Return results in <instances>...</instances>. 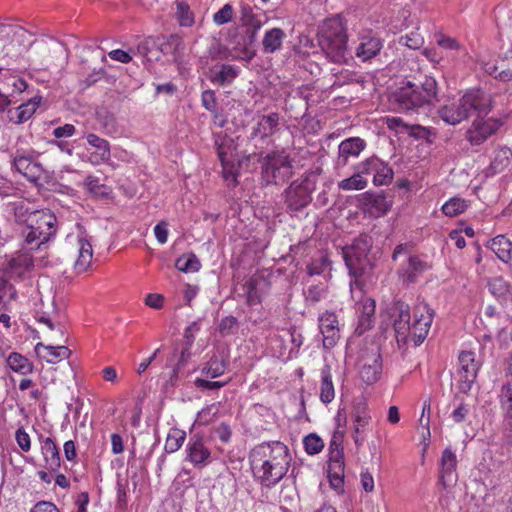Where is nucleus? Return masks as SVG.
<instances>
[{
    "label": "nucleus",
    "mask_w": 512,
    "mask_h": 512,
    "mask_svg": "<svg viewBox=\"0 0 512 512\" xmlns=\"http://www.w3.org/2000/svg\"><path fill=\"white\" fill-rule=\"evenodd\" d=\"M153 48H157V39L148 38L137 45V52L147 61H152L149 54L152 52Z\"/></svg>",
    "instance_id": "bf43d9fd"
},
{
    "label": "nucleus",
    "mask_w": 512,
    "mask_h": 512,
    "mask_svg": "<svg viewBox=\"0 0 512 512\" xmlns=\"http://www.w3.org/2000/svg\"><path fill=\"white\" fill-rule=\"evenodd\" d=\"M319 328L323 335V346L332 348L340 338L339 323L333 312L326 311L319 316Z\"/></svg>",
    "instance_id": "2eb2a0df"
},
{
    "label": "nucleus",
    "mask_w": 512,
    "mask_h": 512,
    "mask_svg": "<svg viewBox=\"0 0 512 512\" xmlns=\"http://www.w3.org/2000/svg\"><path fill=\"white\" fill-rule=\"evenodd\" d=\"M15 169L27 177L29 180H36L39 172L42 170L39 163H34L29 157L16 154L13 161Z\"/></svg>",
    "instance_id": "bb28decb"
},
{
    "label": "nucleus",
    "mask_w": 512,
    "mask_h": 512,
    "mask_svg": "<svg viewBox=\"0 0 512 512\" xmlns=\"http://www.w3.org/2000/svg\"><path fill=\"white\" fill-rule=\"evenodd\" d=\"M176 19L182 27H191L194 24V14L184 1H176Z\"/></svg>",
    "instance_id": "79ce46f5"
},
{
    "label": "nucleus",
    "mask_w": 512,
    "mask_h": 512,
    "mask_svg": "<svg viewBox=\"0 0 512 512\" xmlns=\"http://www.w3.org/2000/svg\"><path fill=\"white\" fill-rule=\"evenodd\" d=\"M372 245V237L362 233L350 245L342 249L345 264L350 276L355 279V283L372 269V263L368 257Z\"/></svg>",
    "instance_id": "39448f33"
},
{
    "label": "nucleus",
    "mask_w": 512,
    "mask_h": 512,
    "mask_svg": "<svg viewBox=\"0 0 512 512\" xmlns=\"http://www.w3.org/2000/svg\"><path fill=\"white\" fill-rule=\"evenodd\" d=\"M30 512H60L59 508L52 502L39 501L37 502Z\"/></svg>",
    "instance_id": "774afa93"
},
{
    "label": "nucleus",
    "mask_w": 512,
    "mask_h": 512,
    "mask_svg": "<svg viewBox=\"0 0 512 512\" xmlns=\"http://www.w3.org/2000/svg\"><path fill=\"white\" fill-rule=\"evenodd\" d=\"M512 156V151L507 147L500 148L491 162L490 167L494 171H500L502 170L506 165H508L509 160Z\"/></svg>",
    "instance_id": "8fccbe9b"
},
{
    "label": "nucleus",
    "mask_w": 512,
    "mask_h": 512,
    "mask_svg": "<svg viewBox=\"0 0 512 512\" xmlns=\"http://www.w3.org/2000/svg\"><path fill=\"white\" fill-rule=\"evenodd\" d=\"M359 45L356 48V56L363 61L376 57L383 48V40L372 31H365L359 35Z\"/></svg>",
    "instance_id": "dca6fc26"
},
{
    "label": "nucleus",
    "mask_w": 512,
    "mask_h": 512,
    "mask_svg": "<svg viewBox=\"0 0 512 512\" xmlns=\"http://www.w3.org/2000/svg\"><path fill=\"white\" fill-rule=\"evenodd\" d=\"M423 310L426 311V314L421 313L420 316L415 314V320L411 324L409 338H411L416 345L422 343L427 337L433 320V312L427 306H424Z\"/></svg>",
    "instance_id": "6ab92c4d"
},
{
    "label": "nucleus",
    "mask_w": 512,
    "mask_h": 512,
    "mask_svg": "<svg viewBox=\"0 0 512 512\" xmlns=\"http://www.w3.org/2000/svg\"><path fill=\"white\" fill-rule=\"evenodd\" d=\"M366 205L369 206L370 212L376 216L386 214L392 207V199L385 194H366Z\"/></svg>",
    "instance_id": "c85d7f7f"
},
{
    "label": "nucleus",
    "mask_w": 512,
    "mask_h": 512,
    "mask_svg": "<svg viewBox=\"0 0 512 512\" xmlns=\"http://www.w3.org/2000/svg\"><path fill=\"white\" fill-rule=\"evenodd\" d=\"M192 330H200V325L197 321L192 322L184 332V346L181 349L180 358L178 363L173 369V374L176 375L178 371L187 363L191 357V347L194 342V336L190 334Z\"/></svg>",
    "instance_id": "393cba45"
},
{
    "label": "nucleus",
    "mask_w": 512,
    "mask_h": 512,
    "mask_svg": "<svg viewBox=\"0 0 512 512\" xmlns=\"http://www.w3.org/2000/svg\"><path fill=\"white\" fill-rule=\"evenodd\" d=\"M460 393L457 392L454 395V401H458V406L452 411L450 417L455 423H461L465 421L467 415L469 414L470 407L467 403L464 402V399L460 397Z\"/></svg>",
    "instance_id": "49530a36"
},
{
    "label": "nucleus",
    "mask_w": 512,
    "mask_h": 512,
    "mask_svg": "<svg viewBox=\"0 0 512 512\" xmlns=\"http://www.w3.org/2000/svg\"><path fill=\"white\" fill-rule=\"evenodd\" d=\"M319 46L326 56L335 63L345 59L347 53V25L344 18L337 14L325 19L318 27Z\"/></svg>",
    "instance_id": "7ed1b4c3"
},
{
    "label": "nucleus",
    "mask_w": 512,
    "mask_h": 512,
    "mask_svg": "<svg viewBox=\"0 0 512 512\" xmlns=\"http://www.w3.org/2000/svg\"><path fill=\"white\" fill-rule=\"evenodd\" d=\"M28 223L42 235L43 240H50L56 233V216L50 210L35 211L28 217Z\"/></svg>",
    "instance_id": "ddd939ff"
},
{
    "label": "nucleus",
    "mask_w": 512,
    "mask_h": 512,
    "mask_svg": "<svg viewBox=\"0 0 512 512\" xmlns=\"http://www.w3.org/2000/svg\"><path fill=\"white\" fill-rule=\"evenodd\" d=\"M379 160L380 158L377 156H371L355 165L354 169H357L363 176L370 174L374 176L379 165Z\"/></svg>",
    "instance_id": "603ef678"
},
{
    "label": "nucleus",
    "mask_w": 512,
    "mask_h": 512,
    "mask_svg": "<svg viewBox=\"0 0 512 512\" xmlns=\"http://www.w3.org/2000/svg\"><path fill=\"white\" fill-rule=\"evenodd\" d=\"M87 142L97 150V156L100 161L107 162L111 158L110 144L106 139L100 138L96 134L86 135Z\"/></svg>",
    "instance_id": "f704fd0d"
},
{
    "label": "nucleus",
    "mask_w": 512,
    "mask_h": 512,
    "mask_svg": "<svg viewBox=\"0 0 512 512\" xmlns=\"http://www.w3.org/2000/svg\"><path fill=\"white\" fill-rule=\"evenodd\" d=\"M7 364L11 370L21 375H27L33 372V364L20 353L12 352L7 358Z\"/></svg>",
    "instance_id": "473e14b6"
},
{
    "label": "nucleus",
    "mask_w": 512,
    "mask_h": 512,
    "mask_svg": "<svg viewBox=\"0 0 512 512\" xmlns=\"http://www.w3.org/2000/svg\"><path fill=\"white\" fill-rule=\"evenodd\" d=\"M15 438H16L17 444L23 451L27 452L30 450V447H31L30 437L24 431V429L22 427L17 429V431L15 433Z\"/></svg>",
    "instance_id": "338daca9"
},
{
    "label": "nucleus",
    "mask_w": 512,
    "mask_h": 512,
    "mask_svg": "<svg viewBox=\"0 0 512 512\" xmlns=\"http://www.w3.org/2000/svg\"><path fill=\"white\" fill-rule=\"evenodd\" d=\"M185 48L184 42L177 34L157 38V49L163 54H172L174 62L178 63L180 54Z\"/></svg>",
    "instance_id": "4be33fe9"
},
{
    "label": "nucleus",
    "mask_w": 512,
    "mask_h": 512,
    "mask_svg": "<svg viewBox=\"0 0 512 512\" xmlns=\"http://www.w3.org/2000/svg\"><path fill=\"white\" fill-rule=\"evenodd\" d=\"M215 146L221 165L226 168L228 162L234 161L233 140L225 137L221 142L216 141Z\"/></svg>",
    "instance_id": "c9c22d12"
},
{
    "label": "nucleus",
    "mask_w": 512,
    "mask_h": 512,
    "mask_svg": "<svg viewBox=\"0 0 512 512\" xmlns=\"http://www.w3.org/2000/svg\"><path fill=\"white\" fill-rule=\"evenodd\" d=\"M394 310L395 313H397V318L393 323L397 342L406 343L411 332L410 308L404 302H397L394 306Z\"/></svg>",
    "instance_id": "a211bd4d"
},
{
    "label": "nucleus",
    "mask_w": 512,
    "mask_h": 512,
    "mask_svg": "<svg viewBox=\"0 0 512 512\" xmlns=\"http://www.w3.org/2000/svg\"><path fill=\"white\" fill-rule=\"evenodd\" d=\"M201 103L202 106L209 112L214 114V117L217 118V98L214 90L207 89L204 90L201 94Z\"/></svg>",
    "instance_id": "5fc2aeb1"
},
{
    "label": "nucleus",
    "mask_w": 512,
    "mask_h": 512,
    "mask_svg": "<svg viewBox=\"0 0 512 512\" xmlns=\"http://www.w3.org/2000/svg\"><path fill=\"white\" fill-rule=\"evenodd\" d=\"M320 394L319 398L322 403L329 404L335 398V388L332 381L331 367L325 364L321 369Z\"/></svg>",
    "instance_id": "b1692460"
},
{
    "label": "nucleus",
    "mask_w": 512,
    "mask_h": 512,
    "mask_svg": "<svg viewBox=\"0 0 512 512\" xmlns=\"http://www.w3.org/2000/svg\"><path fill=\"white\" fill-rule=\"evenodd\" d=\"M249 460L255 480L271 488L287 474L291 456L284 443L271 441L256 445L249 453Z\"/></svg>",
    "instance_id": "f257e3e1"
},
{
    "label": "nucleus",
    "mask_w": 512,
    "mask_h": 512,
    "mask_svg": "<svg viewBox=\"0 0 512 512\" xmlns=\"http://www.w3.org/2000/svg\"><path fill=\"white\" fill-rule=\"evenodd\" d=\"M175 267L181 272L192 273L200 269L201 263L195 254L190 253L179 257L175 262Z\"/></svg>",
    "instance_id": "a19ab883"
},
{
    "label": "nucleus",
    "mask_w": 512,
    "mask_h": 512,
    "mask_svg": "<svg viewBox=\"0 0 512 512\" xmlns=\"http://www.w3.org/2000/svg\"><path fill=\"white\" fill-rule=\"evenodd\" d=\"M226 364L223 359L214 356L201 369V373L209 378H217L224 374Z\"/></svg>",
    "instance_id": "58836bf2"
},
{
    "label": "nucleus",
    "mask_w": 512,
    "mask_h": 512,
    "mask_svg": "<svg viewBox=\"0 0 512 512\" xmlns=\"http://www.w3.org/2000/svg\"><path fill=\"white\" fill-rule=\"evenodd\" d=\"M239 75V69L230 64H218L209 69V80L217 86L230 85Z\"/></svg>",
    "instance_id": "aec40b11"
},
{
    "label": "nucleus",
    "mask_w": 512,
    "mask_h": 512,
    "mask_svg": "<svg viewBox=\"0 0 512 512\" xmlns=\"http://www.w3.org/2000/svg\"><path fill=\"white\" fill-rule=\"evenodd\" d=\"M78 256L76 261L74 262V269L76 273L85 272L89 266L91 265L92 257H93V249L90 242L87 240L80 238L78 239Z\"/></svg>",
    "instance_id": "a878e982"
},
{
    "label": "nucleus",
    "mask_w": 512,
    "mask_h": 512,
    "mask_svg": "<svg viewBox=\"0 0 512 512\" xmlns=\"http://www.w3.org/2000/svg\"><path fill=\"white\" fill-rule=\"evenodd\" d=\"M328 468L336 471H344V452L343 450H329Z\"/></svg>",
    "instance_id": "13d9d810"
},
{
    "label": "nucleus",
    "mask_w": 512,
    "mask_h": 512,
    "mask_svg": "<svg viewBox=\"0 0 512 512\" xmlns=\"http://www.w3.org/2000/svg\"><path fill=\"white\" fill-rule=\"evenodd\" d=\"M41 451L44 457V468L49 472H57L61 466L60 452L52 438L43 440Z\"/></svg>",
    "instance_id": "412c9836"
},
{
    "label": "nucleus",
    "mask_w": 512,
    "mask_h": 512,
    "mask_svg": "<svg viewBox=\"0 0 512 512\" xmlns=\"http://www.w3.org/2000/svg\"><path fill=\"white\" fill-rule=\"evenodd\" d=\"M407 133L416 139H426L428 141H430L431 136L435 135L429 128L420 125H410Z\"/></svg>",
    "instance_id": "680f3d73"
},
{
    "label": "nucleus",
    "mask_w": 512,
    "mask_h": 512,
    "mask_svg": "<svg viewBox=\"0 0 512 512\" xmlns=\"http://www.w3.org/2000/svg\"><path fill=\"white\" fill-rule=\"evenodd\" d=\"M500 72L497 74L500 81L512 80V49L499 59Z\"/></svg>",
    "instance_id": "c03bdc74"
},
{
    "label": "nucleus",
    "mask_w": 512,
    "mask_h": 512,
    "mask_svg": "<svg viewBox=\"0 0 512 512\" xmlns=\"http://www.w3.org/2000/svg\"><path fill=\"white\" fill-rule=\"evenodd\" d=\"M489 290L492 294L500 297L509 292V286L502 277H495L489 281Z\"/></svg>",
    "instance_id": "4d7b16f0"
},
{
    "label": "nucleus",
    "mask_w": 512,
    "mask_h": 512,
    "mask_svg": "<svg viewBox=\"0 0 512 512\" xmlns=\"http://www.w3.org/2000/svg\"><path fill=\"white\" fill-rule=\"evenodd\" d=\"M238 328L239 323L237 318L234 316H226L221 319L218 325V332L221 336L226 337L237 333Z\"/></svg>",
    "instance_id": "de8ad7c7"
},
{
    "label": "nucleus",
    "mask_w": 512,
    "mask_h": 512,
    "mask_svg": "<svg viewBox=\"0 0 512 512\" xmlns=\"http://www.w3.org/2000/svg\"><path fill=\"white\" fill-rule=\"evenodd\" d=\"M490 248L501 261L508 263L512 259V243L504 235L493 238Z\"/></svg>",
    "instance_id": "2f4dec72"
},
{
    "label": "nucleus",
    "mask_w": 512,
    "mask_h": 512,
    "mask_svg": "<svg viewBox=\"0 0 512 512\" xmlns=\"http://www.w3.org/2000/svg\"><path fill=\"white\" fill-rule=\"evenodd\" d=\"M186 460L196 468H203L211 461V452L205 446L203 437L199 434L191 435L186 445Z\"/></svg>",
    "instance_id": "f8f14e48"
},
{
    "label": "nucleus",
    "mask_w": 512,
    "mask_h": 512,
    "mask_svg": "<svg viewBox=\"0 0 512 512\" xmlns=\"http://www.w3.org/2000/svg\"><path fill=\"white\" fill-rule=\"evenodd\" d=\"M393 175L392 168L380 159L376 174L373 177V183L376 186L388 185L392 182Z\"/></svg>",
    "instance_id": "37998d69"
},
{
    "label": "nucleus",
    "mask_w": 512,
    "mask_h": 512,
    "mask_svg": "<svg viewBox=\"0 0 512 512\" xmlns=\"http://www.w3.org/2000/svg\"><path fill=\"white\" fill-rule=\"evenodd\" d=\"M493 108L492 97L481 90L465 93L458 102L444 105L438 109L439 117L449 125H457L473 116L474 113H486Z\"/></svg>",
    "instance_id": "20e7f679"
},
{
    "label": "nucleus",
    "mask_w": 512,
    "mask_h": 512,
    "mask_svg": "<svg viewBox=\"0 0 512 512\" xmlns=\"http://www.w3.org/2000/svg\"><path fill=\"white\" fill-rule=\"evenodd\" d=\"M328 478L330 485L335 490H340L344 484V471H336L328 468Z\"/></svg>",
    "instance_id": "69168bd1"
},
{
    "label": "nucleus",
    "mask_w": 512,
    "mask_h": 512,
    "mask_svg": "<svg viewBox=\"0 0 512 512\" xmlns=\"http://www.w3.org/2000/svg\"><path fill=\"white\" fill-rule=\"evenodd\" d=\"M359 377L361 380L372 385L376 383L382 375L383 362L381 349L377 343H370L361 348L358 356Z\"/></svg>",
    "instance_id": "6e6552de"
},
{
    "label": "nucleus",
    "mask_w": 512,
    "mask_h": 512,
    "mask_svg": "<svg viewBox=\"0 0 512 512\" xmlns=\"http://www.w3.org/2000/svg\"><path fill=\"white\" fill-rule=\"evenodd\" d=\"M35 110V103L23 104L16 109L15 116H11L10 118L11 120H14L15 123L20 124L30 119Z\"/></svg>",
    "instance_id": "864d4df0"
},
{
    "label": "nucleus",
    "mask_w": 512,
    "mask_h": 512,
    "mask_svg": "<svg viewBox=\"0 0 512 512\" xmlns=\"http://www.w3.org/2000/svg\"><path fill=\"white\" fill-rule=\"evenodd\" d=\"M286 37L285 32L280 28L268 30L262 40L263 52L270 54L278 51Z\"/></svg>",
    "instance_id": "7c9ffc66"
},
{
    "label": "nucleus",
    "mask_w": 512,
    "mask_h": 512,
    "mask_svg": "<svg viewBox=\"0 0 512 512\" xmlns=\"http://www.w3.org/2000/svg\"><path fill=\"white\" fill-rule=\"evenodd\" d=\"M315 189L316 181L310 175L291 182L283 192L287 211L296 213L307 207L312 201Z\"/></svg>",
    "instance_id": "0eeeda50"
},
{
    "label": "nucleus",
    "mask_w": 512,
    "mask_h": 512,
    "mask_svg": "<svg viewBox=\"0 0 512 512\" xmlns=\"http://www.w3.org/2000/svg\"><path fill=\"white\" fill-rule=\"evenodd\" d=\"M303 443H304L305 451L310 455L319 453L320 451H322V449L324 447L323 440L315 433H311V434L307 435L304 438Z\"/></svg>",
    "instance_id": "3c124183"
},
{
    "label": "nucleus",
    "mask_w": 512,
    "mask_h": 512,
    "mask_svg": "<svg viewBox=\"0 0 512 512\" xmlns=\"http://www.w3.org/2000/svg\"><path fill=\"white\" fill-rule=\"evenodd\" d=\"M375 307V301L371 298H367L362 302L360 306L361 314L356 328V332L358 334H363L371 328L375 314Z\"/></svg>",
    "instance_id": "cd10ccee"
},
{
    "label": "nucleus",
    "mask_w": 512,
    "mask_h": 512,
    "mask_svg": "<svg viewBox=\"0 0 512 512\" xmlns=\"http://www.w3.org/2000/svg\"><path fill=\"white\" fill-rule=\"evenodd\" d=\"M34 267L33 257L29 253H18L7 263L5 274L8 278L22 280Z\"/></svg>",
    "instance_id": "f3484780"
},
{
    "label": "nucleus",
    "mask_w": 512,
    "mask_h": 512,
    "mask_svg": "<svg viewBox=\"0 0 512 512\" xmlns=\"http://www.w3.org/2000/svg\"><path fill=\"white\" fill-rule=\"evenodd\" d=\"M186 439V433L178 428H173L167 435L165 443V451L167 453H174L178 451Z\"/></svg>",
    "instance_id": "ea45409f"
},
{
    "label": "nucleus",
    "mask_w": 512,
    "mask_h": 512,
    "mask_svg": "<svg viewBox=\"0 0 512 512\" xmlns=\"http://www.w3.org/2000/svg\"><path fill=\"white\" fill-rule=\"evenodd\" d=\"M227 384L225 381H209L202 378H197L194 385L200 390H218Z\"/></svg>",
    "instance_id": "0e129e2a"
},
{
    "label": "nucleus",
    "mask_w": 512,
    "mask_h": 512,
    "mask_svg": "<svg viewBox=\"0 0 512 512\" xmlns=\"http://www.w3.org/2000/svg\"><path fill=\"white\" fill-rule=\"evenodd\" d=\"M279 129V115L278 113H270L263 115L258 121V130L263 133V137L274 135Z\"/></svg>",
    "instance_id": "e433bc0d"
},
{
    "label": "nucleus",
    "mask_w": 512,
    "mask_h": 512,
    "mask_svg": "<svg viewBox=\"0 0 512 512\" xmlns=\"http://www.w3.org/2000/svg\"><path fill=\"white\" fill-rule=\"evenodd\" d=\"M456 465L457 459L455 453L451 449L446 448L441 458L439 483L447 493L456 485L458 480Z\"/></svg>",
    "instance_id": "4468645a"
},
{
    "label": "nucleus",
    "mask_w": 512,
    "mask_h": 512,
    "mask_svg": "<svg viewBox=\"0 0 512 512\" xmlns=\"http://www.w3.org/2000/svg\"><path fill=\"white\" fill-rule=\"evenodd\" d=\"M393 97L399 110L418 112L439 101L437 82L431 76H425L419 84L407 81L394 92Z\"/></svg>",
    "instance_id": "f03ea898"
},
{
    "label": "nucleus",
    "mask_w": 512,
    "mask_h": 512,
    "mask_svg": "<svg viewBox=\"0 0 512 512\" xmlns=\"http://www.w3.org/2000/svg\"><path fill=\"white\" fill-rule=\"evenodd\" d=\"M233 14V7L230 4H225L213 15V21L217 25H224L232 20Z\"/></svg>",
    "instance_id": "6e6d98bb"
},
{
    "label": "nucleus",
    "mask_w": 512,
    "mask_h": 512,
    "mask_svg": "<svg viewBox=\"0 0 512 512\" xmlns=\"http://www.w3.org/2000/svg\"><path fill=\"white\" fill-rule=\"evenodd\" d=\"M466 202L461 198H451L442 206V211L446 216L454 217L465 211Z\"/></svg>",
    "instance_id": "a18cd8bd"
},
{
    "label": "nucleus",
    "mask_w": 512,
    "mask_h": 512,
    "mask_svg": "<svg viewBox=\"0 0 512 512\" xmlns=\"http://www.w3.org/2000/svg\"><path fill=\"white\" fill-rule=\"evenodd\" d=\"M366 147V141L360 137H349L341 141L338 146L335 168L337 170L345 168L351 160L357 159Z\"/></svg>",
    "instance_id": "9b49d317"
},
{
    "label": "nucleus",
    "mask_w": 512,
    "mask_h": 512,
    "mask_svg": "<svg viewBox=\"0 0 512 512\" xmlns=\"http://www.w3.org/2000/svg\"><path fill=\"white\" fill-rule=\"evenodd\" d=\"M426 268V263L420 260L418 256H410L407 265L402 268L400 275L404 282L408 284L413 283Z\"/></svg>",
    "instance_id": "c756f323"
},
{
    "label": "nucleus",
    "mask_w": 512,
    "mask_h": 512,
    "mask_svg": "<svg viewBox=\"0 0 512 512\" xmlns=\"http://www.w3.org/2000/svg\"><path fill=\"white\" fill-rule=\"evenodd\" d=\"M35 352L48 363H56L59 360L68 359L72 354L71 350L66 346L44 345L43 343L36 344Z\"/></svg>",
    "instance_id": "5701e85b"
},
{
    "label": "nucleus",
    "mask_w": 512,
    "mask_h": 512,
    "mask_svg": "<svg viewBox=\"0 0 512 512\" xmlns=\"http://www.w3.org/2000/svg\"><path fill=\"white\" fill-rule=\"evenodd\" d=\"M459 369L456 375V388L459 393L468 394L476 381L480 363L474 352L462 351L458 357Z\"/></svg>",
    "instance_id": "9d476101"
},
{
    "label": "nucleus",
    "mask_w": 512,
    "mask_h": 512,
    "mask_svg": "<svg viewBox=\"0 0 512 512\" xmlns=\"http://www.w3.org/2000/svg\"><path fill=\"white\" fill-rule=\"evenodd\" d=\"M499 397L504 423L512 424V380L502 386Z\"/></svg>",
    "instance_id": "72a5a7b5"
},
{
    "label": "nucleus",
    "mask_w": 512,
    "mask_h": 512,
    "mask_svg": "<svg viewBox=\"0 0 512 512\" xmlns=\"http://www.w3.org/2000/svg\"><path fill=\"white\" fill-rule=\"evenodd\" d=\"M328 265V260L326 257L321 256L318 259H314L308 266H307V273L310 276L314 275H321L326 267Z\"/></svg>",
    "instance_id": "052dcab7"
},
{
    "label": "nucleus",
    "mask_w": 512,
    "mask_h": 512,
    "mask_svg": "<svg viewBox=\"0 0 512 512\" xmlns=\"http://www.w3.org/2000/svg\"><path fill=\"white\" fill-rule=\"evenodd\" d=\"M260 161L261 180L266 186L282 185L293 175L292 160L284 151H272Z\"/></svg>",
    "instance_id": "423d86ee"
},
{
    "label": "nucleus",
    "mask_w": 512,
    "mask_h": 512,
    "mask_svg": "<svg viewBox=\"0 0 512 512\" xmlns=\"http://www.w3.org/2000/svg\"><path fill=\"white\" fill-rule=\"evenodd\" d=\"M423 42V38L416 32H411L400 38V43L414 50L420 48Z\"/></svg>",
    "instance_id": "e2e57ef3"
},
{
    "label": "nucleus",
    "mask_w": 512,
    "mask_h": 512,
    "mask_svg": "<svg viewBox=\"0 0 512 512\" xmlns=\"http://www.w3.org/2000/svg\"><path fill=\"white\" fill-rule=\"evenodd\" d=\"M24 238L25 243L30 250L39 249L41 245L49 241L43 240L42 235H38V232L35 229H32V226L30 224H28V227L24 231Z\"/></svg>",
    "instance_id": "09e8293b"
},
{
    "label": "nucleus",
    "mask_w": 512,
    "mask_h": 512,
    "mask_svg": "<svg viewBox=\"0 0 512 512\" xmlns=\"http://www.w3.org/2000/svg\"><path fill=\"white\" fill-rule=\"evenodd\" d=\"M492 109L486 113H474L475 119L465 133L466 140L472 146H480L493 136L503 125V122L494 117H487Z\"/></svg>",
    "instance_id": "1a4fd4ad"
},
{
    "label": "nucleus",
    "mask_w": 512,
    "mask_h": 512,
    "mask_svg": "<svg viewBox=\"0 0 512 512\" xmlns=\"http://www.w3.org/2000/svg\"><path fill=\"white\" fill-rule=\"evenodd\" d=\"M367 185V179L357 169H354V173L350 177L338 183L339 189L344 191L363 190Z\"/></svg>",
    "instance_id": "4c0bfd02"
}]
</instances>
